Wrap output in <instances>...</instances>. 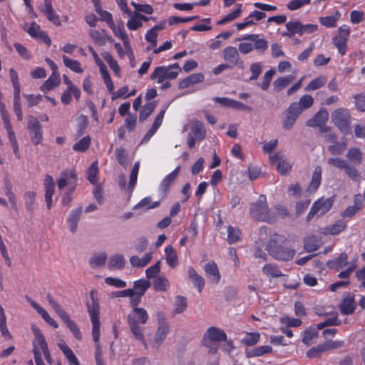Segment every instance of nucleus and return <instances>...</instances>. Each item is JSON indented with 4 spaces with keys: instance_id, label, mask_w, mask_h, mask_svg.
I'll list each match as a JSON object with an SVG mask.
<instances>
[{
    "instance_id": "obj_1",
    "label": "nucleus",
    "mask_w": 365,
    "mask_h": 365,
    "mask_svg": "<svg viewBox=\"0 0 365 365\" xmlns=\"http://www.w3.org/2000/svg\"><path fill=\"white\" fill-rule=\"evenodd\" d=\"M91 303H87L88 312L92 322V336L96 344V361L102 360V349L99 344L101 322L99 318L100 305L98 303V292L93 289L90 292Z\"/></svg>"
},
{
    "instance_id": "obj_2",
    "label": "nucleus",
    "mask_w": 365,
    "mask_h": 365,
    "mask_svg": "<svg viewBox=\"0 0 365 365\" xmlns=\"http://www.w3.org/2000/svg\"><path fill=\"white\" fill-rule=\"evenodd\" d=\"M286 242L287 239L284 236L274 233L267 243L266 250L269 255L277 260H291L295 255V250L285 247L284 244Z\"/></svg>"
},
{
    "instance_id": "obj_3",
    "label": "nucleus",
    "mask_w": 365,
    "mask_h": 365,
    "mask_svg": "<svg viewBox=\"0 0 365 365\" xmlns=\"http://www.w3.org/2000/svg\"><path fill=\"white\" fill-rule=\"evenodd\" d=\"M148 319V314L147 311L143 308H137L132 310L127 317L128 324L129 328L133 336L139 341H140L143 345L146 346V343L144 339V334L143 333L142 327L139 325V323L145 324Z\"/></svg>"
},
{
    "instance_id": "obj_4",
    "label": "nucleus",
    "mask_w": 365,
    "mask_h": 365,
    "mask_svg": "<svg viewBox=\"0 0 365 365\" xmlns=\"http://www.w3.org/2000/svg\"><path fill=\"white\" fill-rule=\"evenodd\" d=\"M250 214L257 221L272 223L275 222V216L269 210L267 197L260 195L257 200L250 205Z\"/></svg>"
},
{
    "instance_id": "obj_5",
    "label": "nucleus",
    "mask_w": 365,
    "mask_h": 365,
    "mask_svg": "<svg viewBox=\"0 0 365 365\" xmlns=\"http://www.w3.org/2000/svg\"><path fill=\"white\" fill-rule=\"evenodd\" d=\"M331 122L344 135H347L351 130V116L348 109L340 108L331 113Z\"/></svg>"
},
{
    "instance_id": "obj_6",
    "label": "nucleus",
    "mask_w": 365,
    "mask_h": 365,
    "mask_svg": "<svg viewBox=\"0 0 365 365\" xmlns=\"http://www.w3.org/2000/svg\"><path fill=\"white\" fill-rule=\"evenodd\" d=\"M9 76L14 88V111L17 117L18 120L21 121L23 120V113L21 104V85L19 83V76L17 72L14 68H10Z\"/></svg>"
},
{
    "instance_id": "obj_7",
    "label": "nucleus",
    "mask_w": 365,
    "mask_h": 365,
    "mask_svg": "<svg viewBox=\"0 0 365 365\" xmlns=\"http://www.w3.org/2000/svg\"><path fill=\"white\" fill-rule=\"evenodd\" d=\"M334 197L324 198L322 197L312 204L307 215V221H311L315 216L320 217L327 213L333 206Z\"/></svg>"
},
{
    "instance_id": "obj_8",
    "label": "nucleus",
    "mask_w": 365,
    "mask_h": 365,
    "mask_svg": "<svg viewBox=\"0 0 365 365\" xmlns=\"http://www.w3.org/2000/svg\"><path fill=\"white\" fill-rule=\"evenodd\" d=\"M328 164L339 170H344L346 174L353 180H358L359 173L355 166L347 163L342 158H331L328 159Z\"/></svg>"
},
{
    "instance_id": "obj_9",
    "label": "nucleus",
    "mask_w": 365,
    "mask_h": 365,
    "mask_svg": "<svg viewBox=\"0 0 365 365\" xmlns=\"http://www.w3.org/2000/svg\"><path fill=\"white\" fill-rule=\"evenodd\" d=\"M350 34L349 26L343 25L338 29V34L333 38V43L337 48L339 53L344 56L347 50V40Z\"/></svg>"
},
{
    "instance_id": "obj_10",
    "label": "nucleus",
    "mask_w": 365,
    "mask_h": 365,
    "mask_svg": "<svg viewBox=\"0 0 365 365\" xmlns=\"http://www.w3.org/2000/svg\"><path fill=\"white\" fill-rule=\"evenodd\" d=\"M27 128L31 135V140L34 145H37L43 140L42 125L38 119L32 115L28 120Z\"/></svg>"
},
{
    "instance_id": "obj_11",
    "label": "nucleus",
    "mask_w": 365,
    "mask_h": 365,
    "mask_svg": "<svg viewBox=\"0 0 365 365\" xmlns=\"http://www.w3.org/2000/svg\"><path fill=\"white\" fill-rule=\"evenodd\" d=\"M77 180L76 172L74 170H66L61 173V178L57 180V186L59 190H62L68 185V190H75Z\"/></svg>"
},
{
    "instance_id": "obj_12",
    "label": "nucleus",
    "mask_w": 365,
    "mask_h": 365,
    "mask_svg": "<svg viewBox=\"0 0 365 365\" xmlns=\"http://www.w3.org/2000/svg\"><path fill=\"white\" fill-rule=\"evenodd\" d=\"M177 78V72H173L167 66H159L154 68L150 74V79L158 83L165 80H175Z\"/></svg>"
},
{
    "instance_id": "obj_13",
    "label": "nucleus",
    "mask_w": 365,
    "mask_h": 365,
    "mask_svg": "<svg viewBox=\"0 0 365 365\" xmlns=\"http://www.w3.org/2000/svg\"><path fill=\"white\" fill-rule=\"evenodd\" d=\"M226 341L225 332L215 327H210L207 329V331L204 334L202 343L205 346H210L212 341Z\"/></svg>"
},
{
    "instance_id": "obj_14",
    "label": "nucleus",
    "mask_w": 365,
    "mask_h": 365,
    "mask_svg": "<svg viewBox=\"0 0 365 365\" xmlns=\"http://www.w3.org/2000/svg\"><path fill=\"white\" fill-rule=\"evenodd\" d=\"M300 114L298 106L296 103H291L285 111V118L282 121L284 129L290 130Z\"/></svg>"
},
{
    "instance_id": "obj_15",
    "label": "nucleus",
    "mask_w": 365,
    "mask_h": 365,
    "mask_svg": "<svg viewBox=\"0 0 365 365\" xmlns=\"http://www.w3.org/2000/svg\"><path fill=\"white\" fill-rule=\"evenodd\" d=\"M39 9L45 15L48 21L53 25L56 26L61 25L60 16L55 12L51 0H43V5Z\"/></svg>"
},
{
    "instance_id": "obj_16",
    "label": "nucleus",
    "mask_w": 365,
    "mask_h": 365,
    "mask_svg": "<svg viewBox=\"0 0 365 365\" xmlns=\"http://www.w3.org/2000/svg\"><path fill=\"white\" fill-rule=\"evenodd\" d=\"M269 161L272 165L277 166V170L281 175L287 174L292 169V165L286 160L284 155L279 153L270 155Z\"/></svg>"
},
{
    "instance_id": "obj_17",
    "label": "nucleus",
    "mask_w": 365,
    "mask_h": 365,
    "mask_svg": "<svg viewBox=\"0 0 365 365\" xmlns=\"http://www.w3.org/2000/svg\"><path fill=\"white\" fill-rule=\"evenodd\" d=\"M43 186L45 189V201L48 210H50L52 206V197L55 190V183L53 177L50 175H46L44 181Z\"/></svg>"
},
{
    "instance_id": "obj_18",
    "label": "nucleus",
    "mask_w": 365,
    "mask_h": 365,
    "mask_svg": "<svg viewBox=\"0 0 365 365\" xmlns=\"http://www.w3.org/2000/svg\"><path fill=\"white\" fill-rule=\"evenodd\" d=\"M180 170V166L179 165L163 179L159 187V190L161 194L165 195L168 193L170 186L174 183L178 176Z\"/></svg>"
},
{
    "instance_id": "obj_19",
    "label": "nucleus",
    "mask_w": 365,
    "mask_h": 365,
    "mask_svg": "<svg viewBox=\"0 0 365 365\" xmlns=\"http://www.w3.org/2000/svg\"><path fill=\"white\" fill-rule=\"evenodd\" d=\"M322 170L321 166L317 165L314 168L312 173L311 181L309 182L307 192L309 193H314L319 189L322 178Z\"/></svg>"
},
{
    "instance_id": "obj_20",
    "label": "nucleus",
    "mask_w": 365,
    "mask_h": 365,
    "mask_svg": "<svg viewBox=\"0 0 365 365\" xmlns=\"http://www.w3.org/2000/svg\"><path fill=\"white\" fill-rule=\"evenodd\" d=\"M329 118V113L326 109H321L312 118L309 119L306 125L308 127H317L326 124Z\"/></svg>"
},
{
    "instance_id": "obj_21",
    "label": "nucleus",
    "mask_w": 365,
    "mask_h": 365,
    "mask_svg": "<svg viewBox=\"0 0 365 365\" xmlns=\"http://www.w3.org/2000/svg\"><path fill=\"white\" fill-rule=\"evenodd\" d=\"M204 78V75L202 73H192L180 81L178 88L180 89L187 88L190 86L202 82Z\"/></svg>"
},
{
    "instance_id": "obj_22",
    "label": "nucleus",
    "mask_w": 365,
    "mask_h": 365,
    "mask_svg": "<svg viewBox=\"0 0 365 365\" xmlns=\"http://www.w3.org/2000/svg\"><path fill=\"white\" fill-rule=\"evenodd\" d=\"M160 205V202H152V197L150 196L143 198L138 203H137L133 208V210H139V212H145L150 209L158 207Z\"/></svg>"
},
{
    "instance_id": "obj_23",
    "label": "nucleus",
    "mask_w": 365,
    "mask_h": 365,
    "mask_svg": "<svg viewBox=\"0 0 365 365\" xmlns=\"http://www.w3.org/2000/svg\"><path fill=\"white\" fill-rule=\"evenodd\" d=\"M58 316L63 321V322L67 325V327H68L70 331L73 333L74 336L78 340L81 339V334L80 330H79L78 326L76 325V324L75 323V322H73V320L71 319L69 315L65 311H63Z\"/></svg>"
},
{
    "instance_id": "obj_24",
    "label": "nucleus",
    "mask_w": 365,
    "mask_h": 365,
    "mask_svg": "<svg viewBox=\"0 0 365 365\" xmlns=\"http://www.w3.org/2000/svg\"><path fill=\"white\" fill-rule=\"evenodd\" d=\"M223 58L233 65H237L240 61V55L234 46H227L223 50Z\"/></svg>"
},
{
    "instance_id": "obj_25",
    "label": "nucleus",
    "mask_w": 365,
    "mask_h": 365,
    "mask_svg": "<svg viewBox=\"0 0 365 365\" xmlns=\"http://www.w3.org/2000/svg\"><path fill=\"white\" fill-rule=\"evenodd\" d=\"M322 244L320 240L315 235L307 236L304 239V247L308 252L317 250Z\"/></svg>"
},
{
    "instance_id": "obj_26",
    "label": "nucleus",
    "mask_w": 365,
    "mask_h": 365,
    "mask_svg": "<svg viewBox=\"0 0 365 365\" xmlns=\"http://www.w3.org/2000/svg\"><path fill=\"white\" fill-rule=\"evenodd\" d=\"M61 83L59 74H51L48 78L40 86V90L46 93L58 86Z\"/></svg>"
},
{
    "instance_id": "obj_27",
    "label": "nucleus",
    "mask_w": 365,
    "mask_h": 365,
    "mask_svg": "<svg viewBox=\"0 0 365 365\" xmlns=\"http://www.w3.org/2000/svg\"><path fill=\"white\" fill-rule=\"evenodd\" d=\"M206 273L211 277V282L217 284L220 279V274L217 264L215 262H210L205 265Z\"/></svg>"
},
{
    "instance_id": "obj_28",
    "label": "nucleus",
    "mask_w": 365,
    "mask_h": 365,
    "mask_svg": "<svg viewBox=\"0 0 365 365\" xmlns=\"http://www.w3.org/2000/svg\"><path fill=\"white\" fill-rule=\"evenodd\" d=\"M287 32H284V36L292 37L295 34L302 36V23L299 21H289L286 24Z\"/></svg>"
},
{
    "instance_id": "obj_29",
    "label": "nucleus",
    "mask_w": 365,
    "mask_h": 365,
    "mask_svg": "<svg viewBox=\"0 0 365 365\" xmlns=\"http://www.w3.org/2000/svg\"><path fill=\"white\" fill-rule=\"evenodd\" d=\"M356 309L353 297H346L342 300L339 306L340 312L344 315H349L354 313Z\"/></svg>"
},
{
    "instance_id": "obj_30",
    "label": "nucleus",
    "mask_w": 365,
    "mask_h": 365,
    "mask_svg": "<svg viewBox=\"0 0 365 365\" xmlns=\"http://www.w3.org/2000/svg\"><path fill=\"white\" fill-rule=\"evenodd\" d=\"M346 156L354 166L361 165L363 160L362 153L358 148L349 149Z\"/></svg>"
},
{
    "instance_id": "obj_31",
    "label": "nucleus",
    "mask_w": 365,
    "mask_h": 365,
    "mask_svg": "<svg viewBox=\"0 0 365 365\" xmlns=\"http://www.w3.org/2000/svg\"><path fill=\"white\" fill-rule=\"evenodd\" d=\"M188 276L199 292H201L205 285V279L203 277L199 275L192 267H190L188 269Z\"/></svg>"
},
{
    "instance_id": "obj_32",
    "label": "nucleus",
    "mask_w": 365,
    "mask_h": 365,
    "mask_svg": "<svg viewBox=\"0 0 365 365\" xmlns=\"http://www.w3.org/2000/svg\"><path fill=\"white\" fill-rule=\"evenodd\" d=\"M151 282L148 280L140 279L139 280H136L133 283V289L134 294H138V296H143L146 291L150 287Z\"/></svg>"
},
{
    "instance_id": "obj_33",
    "label": "nucleus",
    "mask_w": 365,
    "mask_h": 365,
    "mask_svg": "<svg viewBox=\"0 0 365 365\" xmlns=\"http://www.w3.org/2000/svg\"><path fill=\"white\" fill-rule=\"evenodd\" d=\"M272 351V346L266 345L255 347L250 350H246L245 354L247 358H252L260 356H262L263 354L271 353Z\"/></svg>"
},
{
    "instance_id": "obj_34",
    "label": "nucleus",
    "mask_w": 365,
    "mask_h": 365,
    "mask_svg": "<svg viewBox=\"0 0 365 365\" xmlns=\"http://www.w3.org/2000/svg\"><path fill=\"white\" fill-rule=\"evenodd\" d=\"M63 62L66 67L76 73H82L83 69L81 67V63L75 59L70 58L67 56H62Z\"/></svg>"
},
{
    "instance_id": "obj_35",
    "label": "nucleus",
    "mask_w": 365,
    "mask_h": 365,
    "mask_svg": "<svg viewBox=\"0 0 365 365\" xmlns=\"http://www.w3.org/2000/svg\"><path fill=\"white\" fill-rule=\"evenodd\" d=\"M125 266V259L123 255L117 254L110 257L108 264L109 269H121Z\"/></svg>"
},
{
    "instance_id": "obj_36",
    "label": "nucleus",
    "mask_w": 365,
    "mask_h": 365,
    "mask_svg": "<svg viewBox=\"0 0 365 365\" xmlns=\"http://www.w3.org/2000/svg\"><path fill=\"white\" fill-rule=\"evenodd\" d=\"M81 90L78 88V93L73 88H66L61 95V101L64 105H68L71 102L72 96H74L76 101H79L81 98Z\"/></svg>"
},
{
    "instance_id": "obj_37",
    "label": "nucleus",
    "mask_w": 365,
    "mask_h": 365,
    "mask_svg": "<svg viewBox=\"0 0 365 365\" xmlns=\"http://www.w3.org/2000/svg\"><path fill=\"white\" fill-rule=\"evenodd\" d=\"M98 162L95 161L91 163L87 170V178L88 181L93 185L98 184Z\"/></svg>"
},
{
    "instance_id": "obj_38",
    "label": "nucleus",
    "mask_w": 365,
    "mask_h": 365,
    "mask_svg": "<svg viewBox=\"0 0 365 365\" xmlns=\"http://www.w3.org/2000/svg\"><path fill=\"white\" fill-rule=\"evenodd\" d=\"M298 106V110H300V113L305 109L311 108L314 104V98L312 96L306 94L303 95L299 102H293Z\"/></svg>"
},
{
    "instance_id": "obj_39",
    "label": "nucleus",
    "mask_w": 365,
    "mask_h": 365,
    "mask_svg": "<svg viewBox=\"0 0 365 365\" xmlns=\"http://www.w3.org/2000/svg\"><path fill=\"white\" fill-rule=\"evenodd\" d=\"M107 260V255L106 252H102L100 255L94 254L89 259V264L93 268L103 266Z\"/></svg>"
},
{
    "instance_id": "obj_40",
    "label": "nucleus",
    "mask_w": 365,
    "mask_h": 365,
    "mask_svg": "<svg viewBox=\"0 0 365 365\" xmlns=\"http://www.w3.org/2000/svg\"><path fill=\"white\" fill-rule=\"evenodd\" d=\"M294 80V76L293 75L279 77L274 82V89L277 91H280L290 84Z\"/></svg>"
},
{
    "instance_id": "obj_41",
    "label": "nucleus",
    "mask_w": 365,
    "mask_h": 365,
    "mask_svg": "<svg viewBox=\"0 0 365 365\" xmlns=\"http://www.w3.org/2000/svg\"><path fill=\"white\" fill-rule=\"evenodd\" d=\"M334 144L328 147V150L333 155H339L345 150L347 143L346 139H343L341 142L336 140L333 142Z\"/></svg>"
},
{
    "instance_id": "obj_42",
    "label": "nucleus",
    "mask_w": 365,
    "mask_h": 365,
    "mask_svg": "<svg viewBox=\"0 0 365 365\" xmlns=\"http://www.w3.org/2000/svg\"><path fill=\"white\" fill-rule=\"evenodd\" d=\"M91 138L89 135L84 136L73 145V150L76 152L84 153L90 147Z\"/></svg>"
},
{
    "instance_id": "obj_43",
    "label": "nucleus",
    "mask_w": 365,
    "mask_h": 365,
    "mask_svg": "<svg viewBox=\"0 0 365 365\" xmlns=\"http://www.w3.org/2000/svg\"><path fill=\"white\" fill-rule=\"evenodd\" d=\"M31 329L41 350L48 349L47 342L39 328L36 324H32Z\"/></svg>"
},
{
    "instance_id": "obj_44",
    "label": "nucleus",
    "mask_w": 365,
    "mask_h": 365,
    "mask_svg": "<svg viewBox=\"0 0 365 365\" xmlns=\"http://www.w3.org/2000/svg\"><path fill=\"white\" fill-rule=\"evenodd\" d=\"M82 212V206H80L78 208L71 210L68 218V224L70 228H76Z\"/></svg>"
},
{
    "instance_id": "obj_45",
    "label": "nucleus",
    "mask_w": 365,
    "mask_h": 365,
    "mask_svg": "<svg viewBox=\"0 0 365 365\" xmlns=\"http://www.w3.org/2000/svg\"><path fill=\"white\" fill-rule=\"evenodd\" d=\"M157 106V103L155 101L147 103L145 104L140 111L139 114V120L140 122L145 120L153 112L155 107Z\"/></svg>"
},
{
    "instance_id": "obj_46",
    "label": "nucleus",
    "mask_w": 365,
    "mask_h": 365,
    "mask_svg": "<svg viewBox=\"0 0 365 365\" xmlns=\"http://www.w3.org/2000/svg\"><path fill=\"white\" fill-rule=\"evenodd\" d=\"M319 336L318 331L316 328L309 327L304 331L302 342L307 346L312 344L313 339L317 338Z\"/></svg>"
},
{
    "instance_id": "obj_47",
    "label": "nucleus",
    "mask_w": 365,
    "mask_h": 365,
    "mask_svg": "<svg viewBox=\"0 0 365 365\" xmlns=\"http://www.w3.org/2000/svg\"><path fill=\"white\" fill-rule=\"evenodd\" d=\"M327 81V78L324 76H320L309 82L305 87V91H315L323 87Z\"/></svg>"
},
{
    "instance_id": "obj_48",
    "label": "nucleus",
    "mask_w": 365,
    "mask_h": 365,
    "mask_svg": "<svg viewBox=\"0 0 365 365\" xmlns=\"http://www.w3.org/2000/svg\"><path fill=\"white\" fill-rule=\"evenodd\" d=\"M0 331L6 338L9 339H12V335L10 334L7 327H6V317L4 313V309L1 305H0Z\"/></svg>"
},
{
    "instance_id": "obj_49",
    "label": "nucleus",
    "mask_w": 365,
    "mask_h": 365,
    "mask_svg": "<svg viewBox=\"0 0 365 365\" xmlns=\"http://www.w3.org/2000/svg\"><path fill=\"white\" fill-rule=\"evenodd\" d=\"M139 168L140 163H135L130 172L129 184L128 187L130 193L133 192L134 187L136 185Z\"/></svg>"
},
{
    "instance_id": "obj_50",
    "label": "nucleus",
    "mask_w": 365,
    "mask_h": 365,
    "mask_svg": "<svg viewBox=\"0 0 365 365\" xmlns=\"http://www.w3.org/2000/svg\"><path fill=\"white\" fill-rule=\"evenodd\" d=\"M192 133L194 137L201 141L206 136V130L204 125L200 121H196L192 128Z\"/></svg>"
},
{
    "instance_id": "obj_51",
    "label": "nucleus",
    "mask_w": 365,
    "mask_h": 365,
    "mask_svg": "<svg viewBox=\"0 0 365 365\" xmlns=\"http://www.w3.org/2000/svg\"><path fill=\"white\" fill-rule=\"evenodd\" d=\"M174 306L173 315L182 313L187 307V299L180 295L177 296Z\"/></svg>"
},
{
    "instance_id": "obj_52",
    "label": "nucleus",
    "mask_w": 365,
    "mask_h": 365,
    "mask_svg": "<svg viewBox=\"0 0 365 365\" xmlns=\"http://www.w3.org/2000/svg\"><path fill=\"white\" fill-rule=\"evenodd\" d=\"M242 14V4H239L238 7L232 12L225 16L222 19L217 22V25H222L231 21H233L240 16Z\"/></svg>"
},
{
    "instance_id": "obj_53",
    "label": "nucleus",
    "mask_w": 365,
    "mask_h": 365,
    "mask_svg": "<svg viewBox=\"0 0 365 365\" xmlns=\"http://www.w3.org/2000/svg\"><path fill=\"white\" fill-rule=\"evenodd\" d=\"M165 252L167 255L166 262L171 267H175L178 264V256L175 250L171 246H168Z\"/></svg>"
},
{
    "instance_id": "obj_54",
    "label": "nucleus",
    "mask_w": 365,
    "mask_h": 365,
    "mask_svg": "<svg viewBox=\"0 0 365 365\" xmlns=\"http://www.w3.org/2000/svg\"><path fill=\"white\" fill-rule=\"evenodd\" d=\"M262 271L266 275L274 278L283 275L281 271L278 269V267L272 263L265 264L262 268Z\"/></svg>"
},
{
    "instance_id": "obj_55",
    "label": "nucleus",
    "mask_w": 365,
    "mask_h": 365,
    "mask_svg": "<svg viewBox=\"0 0 365 365\" xmlns=\"http://www.w3.org/2000/svg\"><path fill=\"white\" fill-rule=\"evenodd\" d=\"M260 339V334L257 332L247 333L246 336L242 339L241 342L247 346H252L258 343Z\"/></svg>"
},
{
    "instance_id": "obj_56",
    "label": "nucleus",
    "mask_w": 365,
    "mask_h": 365,
    "mask_svg": "<svg viewBox=\"0 0 365 365\" xmlns=\"http://www.w3.org/2000/svg\"><path fill=\"white\" fill-rule=\"evenodd\" d=\"M110 28L112 29L115 36L120 38L123 41V43H127V41L129 40L123 25L120 24L115 26L113 24V25L110 26Z\"/></svg>"
},
{
    "instance_id": "obj_57",
    "label": "nucleus",
    "mask_w": 365,
    "mask_h": 365,
    "mask_svg": "<svg viewBox=\"0 0 365 365\" xmlns=\"http://www.w3.org/2000/svg\"><path fill=\"white\" fill-rule=\"evenodd\" d=\"M89 34L95 43L99 46L105 44L106 31L104 29L101 30V31L97 30H91Z\"/></svg>"
},
{
    "instance_id": "obj_58",
    "label": "nucleus",
    "mask_w": 365,
    "mask_h": 365,
    "mask_svg": "<svg viewBox=\"0 0 365 365\" xmlns=\"http://www.w3.org/2000/svg\"><path fill=\"white\" fill-rule=\"evenodd\" d=\"M153 286L156 291H165L169 286V282L164 276H158L153 282Z\"/></svg>"
},
{
    "instance_id": "obj_59",
    "label": "nucleus",
    "mask_w": 365,
    "mask_h": 365,
    "mask_svg": "<svg viewBox=\"0 0 365 365\" xmlns=\"http://www.w3.org/2000/svg\"><path fill=\"white\" fill-rule=\"evenodd\" d=\"M211 19L207 18L203 19L198 24H196L193 26L191 27L192 31H207L212 29V26H210Z\"/></svg>"
},
{
    "instance_id": "obj_60",
    "label": "nucleus",
    "mask_w": 365,
    "mask_h": 365,
    "mask_svg": "<svg viewBox=\"0 0 365 365\" xmlns=\"http://www.w3.org/2000/svg\"><path fill=\"white\" fill-rule=\"evenodd\" d=\"M115 155L118 163L123 167H126L128 165V153L126 150L123 148H117Z\"/></svg>"
},
{
    "instance_id": "obj_61",
    "label": "nucleus",
    "mask_w": 365,
    "mask_h": 365,
    "mask_svg": "<svg viewBox=\"0 0 365 365\" xmlns=\"http://www.w3.org/2000/svg\"><path fill=\"white\" fill-rule=\"evenodd\" d=\"M130 18L127 21L126 26L130 31H135L143 26V23L140 22L135 12L130 16Z\"/></svg>"
},
{
    "instance_id": "obj_62",
    "label": "nucleus",
    "mask_w": 365,
    "mask_h": 365,
    "mask_svg": "<svg viewBox=\"0 0 365 365\" xmlns=\"http://www.w3.org/2000/svg\"><path fill=\"white\" fill-rule=\"evenodd\" d=\"M169 331V325H158L155 340L160 344L164 340Z\"/></svg>"
},
{
    "instance_id": "obj_63",
    "label": "nucleus",
    "mask_w": 365,
    "mask_h": 365,
    "mask_svg": "<svg viewBox=\"0 0 365 365\" xmlns=\"http://www.w3.org/2000/svg\"><path fill=\"white\" fill-rule=\"evenodd\" d=\"M157 38H158V33L153 28H151L150 29H149L147 31V33L145 36V38L148 43H150V46L147 47L148 50H150L151 48V47L153 48V47L156 46Z\"/></svg>"
},
{
    "instance_id": "obj_64",
    "label": "nucleus",
    "mask_w": 365,
    "mask_h": 365,
    "mask_svg": "<svg viewBox=\"0 0 365 365\" xmlns=\"http://www.w3.org/2000/svg\"><path fill=\"white\" fill-rule=\"evenodd\" d=\"M274 74V70L269 69L267 72H265L262 82L259 84L260 88L263 91H267L270 85L272 77Z\"/></svg>"
}]
</instances>
